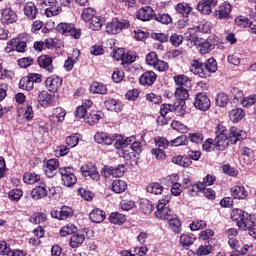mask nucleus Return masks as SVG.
<instances>
[{"instance_id":"obj_1","label":"nucleus","mask_w":256,"mask_h":256,"mask_svg":"<svg viewBox=\"0 0 256 256\" xmlns=\"http://www.w3.org/2000/svg\"><path fill=\"white\" fill-rule=\"evenodd\" d=\"M231 219L235 221L239 229L248 231L249 235L256 239V220L253 219V216L241 209H234L231 213Z\"/></svg>"},{"instance_id":"obj_2","label":"nucleus","mask_w":256,"mask_h":256,"mask_svg":"<svg viewBox=\"0 0 256 256\" xmlns=\"http://www.w3.org/2000/svg\"><path fill=\"white\" fill-rule=\"evenodd\" d=\"M170 199V196H163V198L158 201L155 212L157 219H161L162 221L173 219L175 214H173V211H171V208L167 205Z\"/></svg>"},{"instance_id":"obj_3","label":"nucleus","mask_w":256,"mask_h":256,"mask_svg":"<svg viewBox=\"0 0 256 256\" xmlns=\"http://www.w3.org/2000/svg\"><path fill=\"white\" fill-rule=\"evenodd\" d=\"M217 43H219V39L217 36L212 34L206 40H196L194 44L201 55H207V53H210V51L215 49V45H217Z\"/></svg>"},{"instance_id":"obj_4","label":"nucleus","mask_w":256,"mask_h":256,"mask_svg":"<svg viewBox=\"0 0 256 256\" xmlns=\"http://www.w3.org/2000/svg\"><path fill=\"white\" fill-rule=\"evenodd\" d=\"M105 29L108 35H117L121 33L123 29H129V21L113 18L110 22L107 23Z\"/></svg>"},{"instance_id":"obj_5","label":"nucleus","mask_w":256,"mask_h":256,"mask_svg":"<svg viewBox=\"0 0 256 256\" xmlns=\"http://www.w3.org/2000/svg\"><path fill=\"white\" fill-rule=\"evenodd\" d=\"M59 173L64 187H73L77 183V176H75V170L73 168L62 167L59 169Z\"/></svg>"},{"instance_id":"obj_6","label":"nucleus","mask_w":256,"mask_h":256,"mask_svg":"<svg viewBox=\"0 0 256 256\" xmlns=\"http://www.w3.org/2000/svg\"><path fill=\"white\" fill-rule=\"evenodd\" d=\"M56 30L62 35H71L74 39L81 38V29L75 28V25L69 23H60L57 25Z\"/></svg>"},{"instance_id":"obj_7","label":"nucleus","mask_w":256,"mask_h":256,"mask_svg":"<svg viewBox=\"0 0 256 256\" xmlns=\"http://www.w3.org/2000/svg\"><path fill=\"white\" fill-rule=\"evenodd\" d=\"M194 107L200 111H207L211 107V100L205 93H198L195 97Z\"/></svg>"},{"instance_id":"obj_8","label":"nucleus","mask_w":256,"mask_h":256,"mask_svg":"<svg viewBox=\"0 0 256 256\" xmlns=\"http://www.w3.org/2000/svg\"><path fill=\"white\" fill-rule=\"evenodd\" d=\"M73 208L68 206H62L60 210H52L51 217L54 219H59L60 221H65V219H69V217H73Z\"/></svg>"},{"instance_id":"obj_9","label":"nucleus","mask_w":256,"mask_h":256,"mask_svg":"<svg viewBox=\"0 0 256 256\" xmlns=\"http://www.w3.org/2000/svg\"><path fill=\"white\" fill-rule=\"evenodd\" d=\"M113 142L115 149H123L127 147V145H131L133 141H135V136L125 137L123 135L114 134L113 135Z\"/></svg>"},{"instance_id":"obj_10","label":"nucleus","mask_w":256,"mask_h":256,"mask_svg":"<svg viewBox=\"0 0 256 256\" xmlns=\"http://www.w3.org/2000/svg\"><path fill=\"white\" fill-rule=\"evenodd\" d=\"M65 115H67V111L63 109L62 107L54 108L49 114L48 119L53 123L54 125H57V123H63L65 121Z\"/></svg>"},{"instance_id":"obj_11","label":"nucleus","mask_w":256,"mask_h":256,"mask_svg":"<svg viewBox=\"0 0 256 256\" xmlns=\"http://www.w3.org/2000/svg\"><path fill=\"white\" fill-rule=\"evenodd\" d=\"M81 172L84 177H90L93 181H99L101 179L97 167L91 163L82 166Z\"/></svg>"},{"instance_id":"obj_12","label":"nucleus","mask_w":256,"mask_h":256,"mask_svg":"<svg viewBox=\"0 0 256 256\" xmlns=\"http://www.w3.org/2000/svg\"><path fill=\"white\" fill-rule=\"evenodd\" d=\"M44 5H46L45 13L46 17H55L61 13V7L57 4V0H45Z\"/></svg>"},{"instance_id":"obj_13","label":"nucleus","mask_w":256,"mask_h":256,"mask_svg":"<svg viewBox=\"0 0 256 256\" xmlns=\"http://www.w3.org/2000/svg\"><path fill=\"white\" fill-rule=\"evenodd\" d=\"M37 100L41 107H49L55 103V95L47 91H42L38 94Z\"/></svg>"},{"instance_id":"obj_14","label":"nucleus","mask_w":256,"mask_h":256,"mask_svg":"<svg viewBox=\"0 0 256 256\" xmlns=\"http://www.w3.org/2000/svg\"><path fill=\"white\" fill-rule=\"evenodd\" d=\"M229 136H227L225 133H220L217 135L214 139V145L217 149V151H225L227 147H229Z\"/></svg>"},{"instance_id":"obj_15","label":"nucleus","mask_w":256,"mask_h":256,"mask_svg":"<svg viewBox=\"0 0 256 256\" xmlns=\"http://www.w3.org/2000/svg\"><path fill=\"white\" fill-rule=\"evenodd\" d=\"M205 66L203 62L199 60H193L190 66V71L194 75H198V77L207 78V71L204 70Z\"/></svg>"},{"instance_id":"obj_16","label":"nucleus","mask_w":256,"mask_h":256,"mask_svg":"<svg viewBox=\"0 0 256 256\" xmlns=\"http://www.w3.org/2000/svg\"><path fill=\"white\" fill-rule=\"evenodd\" d=\"M59 168V160L57 159H50L46 162L45 166V173L49 179L55 177L57 175V169Z\"/></svg>"},{"instance_id":"obj_17","label":"nucleus","mask_w":256,"mask_h":256,"mask_svg":"<svg viewBox=\"0 0 256 256\" xmlns=\"http://www.w3.org/2000/svg\"><path fill=\"white\" fill-rule=\"evenodd\" d=\"M17 21V14L11 8H5L2 11L1 22L6 25H11Z\"/></svg>"},{"instance_id":"obj_18","label":"nucleus","mask_w":256,"mask_h":256,"mask_svg":"<svg viewBox=\"0 0 256 256\" xmlns=\"http://www.w3.org/2000/svg\"><path fill=\"white\" fill-rule=\"evenodd\" d=\"M153 17H155V12L150 6L141 8L137 13V19H140V21H151Z\"/></svg>"},{"instance_id":"obj_19","label":"nucleus","mask_w":256,"mask_h":256,"mask_svg":"<svg viewBox=\"0 0 256 256\" xmlns=\"http://www.w3.org/2000/svg\"><path fill=\"white\" fill-rule=\"evenodd\" d=\"M228 139L231 145H235L238 141H243V130L237 127H231L228 133Z\"/></svg>"},{"instance_id":"obj_20","label":"nucleus","mask_w":256,"mask_h":256,"mask_svg":"<svg viewBox=\"0 0 256 256\" xmlns=\"http://www.w3.org/2000/svg\"><path fill=\"white\" fill-rule=\"evenodd\" d=\"M47 195H48L47 186H45V183H43V181H41L40 185L35 187L31 191L32 199H45V197H47Z\"/></svg>"},{"instance_id":"obj_21","label":"nucleus","mask_w":256,"mask_h":256,"mask_svg":"<svg viewBox=\"0 0 256 256\" xmlns=\"http://www.w3.org/2000/svg\"><path fill=\"white\" fill-rule=\"evenodd\" d=\"M63 80L57 76H50L46 79L45 85L51 92H55L61 87Z\"/></svg>"},{"instance_id":"obj_22","label":"nucleus","mask_w":256,"mask_h":256,"mask_svg":"<svg viewBox=\"0 0 256 256\" xmlns=\"http://www.w3.org/2000/svg\"><path fill=\"white\" fill-rule=\"evenodd\" d=\"M94 140L99 145H113V136L111 137L105 132H97L94 135Z\"/></svg>"},{"instance_id":"obj_23","label":"nucleus","mask_w":256,"mask_h":256,"mask_svg":"<svg viewBox=\"0 0 256 256\" xmlns=\"http://www.w3.org/2000/svg\"><path fill=\"white\" fill-rule=\"evenodd\" d=\"M38 65L42 69H46L49 73H53V59L47 55L38 58Z\"/></svg>"},{"instance_id":"obj_24","label":"nucleus","mask_w":256,"mask_h":256,"mask_svg":"<svg viewBox=\"0 0 256 256\" xmlns=\"http://www.w3.org/2000/svg\"><path fill=\"white\" fill-rule=\"evenodd\" d=\"M233 9V6L229 4L228 2H223L216 11V15L219 17V19H227L229 15L231 14V11Z\"/></svg>"},{"instance_id":"obj_25","label":"nucleus","mask_w":256,"mask_h":256,"mask_svg":"<svg viewBox=\"0 0 256 256\" xmlns=\"http://www.w3.org/2000/svg\"><path fill=\"white\" fill-rule=\"evenodd\" d=\"M141 85H153L157 81V74L153 71H147L140 76Z\"/></svg>"},{"instance_id":"obj_26","label":"nucleus","mask_w":256,"mask_h":256,"mask_svg":"<svg viewBox=\"0 0 256 256\" xmlns=\"http://www.w3.org/2000/svg\"><path fill=\"white\" fill-rule=\"evenodd\" d=\"M100 119H103V112L93 110L86 115L84 121L85 123H88V125H95V123H99Z\"/></svg>"},{"instance_id":"obj_27","label":"nucleus","mask_w":256,"mask_h":256,"mask_svg":"<svg viewBox=\"0 0 256 256\" xmlns=\"http://www.w3.org/2000/svg\"><path fill=\"white\" fill-rule=\"evenodd\" d=\"M39 10H37V6L33 2H27L24 6V14L29 19H36Z\"/></svg>"},{"instance_id":"obj_28","label":"nucleus","mask_w":256,"mask_h":256,"mask_svg":"<svg viewBox=\"0 0 256 256\" xmlns=\"http://www.w3.org/2000/svg\"><path fill=\"white\" fill-rule=\"evenodd\" d=\"M105 211L100 209H94L89 214V219L92 221V223H103L105 221Z\"/></svg>"},{"instance_id":"obj_29","label":"nucleus","mask_w":256,"mask_h":256,"mask_svg":"<svg viewBox=\"0 0 256 256\" xmlns=\"http://www.w3.org/2000/svg\"><path fill=\"white\" fill-rule=\"evenodd\" d=\"M174 82L178 87L191 88V79L185 74L174 76Z\"/></svg>"},{"instance_id":"obj_30","label":"nucleus","mask_w":256,"mask_h":256,"mask_svg":"<svg viewBox=\"0 0 256 256\" xmlns=\"http://www.w3.org/2000/svg\"><path fill=\"white\" fill-rule=\"evenodd\" d=\"M230 191L234 199H245L247 197V190L243 186H233Z\"/></svg>"},{"instance_id":"obj_31","label":"nucleus","mask_w":256,"mask_h":256,"mask_svg":"<svg viewBox=\"0 0 256 256\" xmlns=\"http://www.w3.org/2000/svg\"><path fill=\"white\" fill-rule=\"evenodd\" d=\"M172 163L179 165L180 167H189L193 161L187 156L178 155L172 158Z\"/></svg>"},{"instance_id":"obj_32","label":"nucleus","mask_w":256,"mask_h":256,"mask_svg":"<svg viewBox=\"0 0 256 256\" xmlns=\"http://www.w3.org/2000/svg\"><path fill=\"white\" fill-rule=\"evenodd\" d=\"M90 92L98 95H107V86L100 82H93L90 85Z\"/></svg>"},{"instance_id":"obj_33","label":"nucleus","mask_w":256,"mask_h":256,"mask_svg":"<svg viewBox=\"0 0 256 256\" xmlns=\"http://www.w3.org/2000/svg\"><path fill=\"white\" fill-rule=\"evenodd\" d=\"M96 15L97 11H95L93 8H84L81 13V19L84 21V23H89Z\"/></svg>"},{"instance_id":"obj_34","label":"nucleus","mask_w":256,"mask_h":256,"mask_svg":"<svg viewBox=\"0 0 256 256\" xmlns=\"http://www.w3.org/2000/svg\"><path fill=\"white\" fill-rule=\"evenodd\" d=\"M85 241V235L83 234H74L70 238V247L72 249H77V247H81Z\"/></svg>"},{"instance_id":"obj_35","label":"nucleus","mask_w":256,"mask_h":256,"mask_svg":"<svg viewBox=\"0 0 256 256\" xmlns=\"http://www.w3.org/2000/svg\"><path fill=\"white\" fill-rule=\"evenodd\" d=\"M188 88L185 87H178L175 91V97L180 101V103H185L187 99H189V91Z\"/></svg>"},{"instance_id":"obj_36","label":"nucleus","mask_w":256,"mask_h":256,"mask_svg":"<svg viewBox=\"0 0 256 256\" xmlns=\"http://www.w3.org/2000/svg\"><path fill=\"white\" fill-rule=\"evenodd\" d=\"M176 11L182 15V17H189L193 8H191L187 3H179L176 5Z\"/></svg>"},{"instance_id":"obj_37","label":"nucleus","mask_w":256,"mask_h":256,"mask_svg":"<svg viewBox=\"0 0 256 256\" xmlns=\"http://www.w3.org/2000/svg\"><path fill=\"white\" fill-rule=\"evenodd\" d=\"M229 117L233 123H239L245 117V112L241 108H236L229 112Z\"/></svg>"},{"instance_id":"obj_38","label":"nucleus","mask_w":256,"mask_h":256,"mask_svg":"<svg viewBox=\"0 0 256 256\" xmlns=\"http://www.w3.org/2000/svg\"><path fill=\"white\" fill-rule=\"evenodd\" d=\"M168 223L174 233H181V221L177 215L174 214L173 217L168 220Z\"/></svg>"},{"instance_id":"obj_39","label":"nucleus","mask_w":256,"mask_h":256,"mask_svg":"<svg viewBox=\"0 0 256 256\" xmlns=\"http://www.w3.org/2000/svg\"><path fill=\"white\" fill-rule=\"evenodd\" d=\"M204 71H206L207 77H209L211 73H215V71H217V61L213 58L208 59L204 63Z\"/></svg>"},{"instance_id":"obj_40","label":"nucleus","mask_w":256,"mask_h":256,"mask_svg":"<svg viewBox=\"0 0 256 256\" xmlns=\"http://www.w3.org/2000/svg\"><path fill=\"white\" fill-rule=\"evenodd\" d=\"M109 221L114 225H123V223H125L126 221V218H125V215L119 212H113L109 216Z\"/></svg>"},{"instance_id":"obj_41","label":"nucleus","mask_w":256,"mask_h":256,"mask_svg":"<svg viewBox=\"0 0 256 256\" xmlns=\"http://www.w3.org/2000/svg\"><path fill=\"white\" fill-rule=\"evenodd\" d=\"M127 189V182L124 180H114L112 183V191L114 193H124Z\"/></svg>"},{"instance_id":"obj_42","label":"nucleus","mask_w":256,"mask_h":256,"mask_svg":"<svg viewBox=\"0 0 256 256\" xmlns=\"http://www.w3.org/2000/svg\"><path fill=\"white\" fill-rule=\"evenodd\" d=\"M24 183H27L28 185H35V183H41V176L35 173H25L24 174Z\"/></svg>"},{"instance_id":"obj_43","label":"nucleus","mask_w":256,"mask_h":256,"mask_svg":"<svg viewBox=\"0 0 256 256\" xmlns=\"http://www.w3.org/2000/svg\"><path fill=\"white\" fill-rule=\"evenodd\" d=\"M194 29L197 33H211V22L203 20Z\"/></svg>"},{"instance_id":"obj_44","label":"nucleus","mask_w":256,"mask_h":256,"mask_svg":"<svg viewBox=\"0 0 256 256\" xmlns=\"http://www.w3.org/2000/svg\"><path fill=\"white\" fill-rule=\"evenodd\" d=\"M153 204L150 203L149 200L145 199L140 202V211L144 213V215H151L153 213Z\"/></svg>"},{"instance_id":"obj_45","label":"nucleus","mask_w":256,"mask_h":256,"mask_svg":"<svg viewBox=\"0 0 256 256\" xmlns=\"http://www.w3.org/2000/svg\"><path fill=\"white\" fill-rule=\"evenodd\" d=\"M45 221H47V214L44 213L37 212L30 217V223H33L34 225L45 223Z\"/></svg>"},{"instance_id":"obj_46","label":"nucleus","mask_w":256,"mask_h":256,"mask_svg":"<svg viewBox=\"0 0 256 256\" xmlns=\"http://www.w3.org/2000/svg\"><path fill=\"white\" fill-rule=\"evenodd\" d=\"M180 243L183 247H191L195 243V236L193 234H182L180 236Z\"/></svg>"},{"instance_id":"obj_47","label":"nucleus","mask_w":256,"mask_h":256,"mask_svg":"<svg viewBox=\"0 0 256 256\" xmlns=\"http://www.w3.org/2000/svg\"><path fill=\"white\" fill-rule=\"evenodd\" d=\"M146 191L152 195H161L163 193V186L159 183H152L147 186Z\"/></svg>"},{"instance_id":"obj_48","label":"nucleus","mask_w":256,"mask_h":256,"mask_svg":"<svg viewBox=\"0 0 256 256\" xmlns=\"http://www.w3.org/2000/svg\"><path fill=\"white\" fill-rule=\"evenodd\" d=\"M189 143V139H187V136L181 135L177 138L170 141L171 147H181L183 145H187Z\"/></svg>"},{"instance_id":"obj_49","label":"nucleus","mask_w":256,"mask_h":256,"mask_svg":"<svg viewBox=\"0 0 256 256\" xmlns=\"http://www.w3.org/2000/svg\"><path fill=\"white\" fill-rule=\"evenodd\" d=\"M90 23V29H93V31H99L103 27V20L100 16H94Z\"/></svg>"},{"instance_id":"obj_50","label":"nucleus","mask_w":256,"mask_h":256,"mask_svg":"<svg viewBox=\"0 0 256 256\" xmlns=\"http://www.w3.org/2000/svg\"><path fill=\"white\" fill-rule=\"evenodd\" d=\"M77 232V227L73 224L66 225L61 228L60 235L61 237H67V235H73V233Z\"/></svg>"},{"instance_id":"obj_51","label":"nucleus","mask_w":256,"mask_h":256,"mask_svg":"<svg viewBox=\"0 0 256 256\" xmlns=\"http://www.w3.org/2000/svg\"><path fill=\"white\" fill-rule=\"evenodd\" d=\"M229 104V96L225 93H219L216 97V105L218 107H227Z\"/></svg>"},{"instance_id":"obj_52","label":"nucleus","mask_w":256,"mask_h":256,"mask_svg":"<svg viewBox=\"0 0 256 256\" xmlns=\"http://www.w3.org/2000/svg\"><path fill=\"white\" fill-rule=\"evenodd\" d=\"M212 252H213V246H211L209 243L199 246V248L196 251L197 255H200V256L210 255V253Z\"/></svg>"},{"instance_id":"obj_53","label":"nucleus","mask_w":256,"mask_h":256,"mask_svg":"<svg viewBox=\"0 0 256 256\" xmlns=\"http://www.w3.org/2000/svg\"><path fill=\"white\" fill-rule=\"evenodd\" d=\"M19 85L20 89H24L25 91H33L34 83L29 79V77L22 78L19 82Z\"/></svg>"},{"instance_id":"obj_54","label":"nucleus","mask_w":256,"mask_h":256,"mask_svg":"<svg viewBox=\"0 0 256 256\" xmlns=\"http://www.w3.org/2000/svg\"><path fill=\"white\" fill-rule=\"evenodd\" d=\"M207 227V223L205 220H194L190 224V229L191 231H199L201 229H205Z\"/></svg>"},{"instance_id":"obj_55","label":"nucleus","mask_w":256,"mask_h":256,"mask_svg":"<svg viewBox=\"0 0 256 256\" xmlns=\"http://www.w3.org/2000/svg\"><path fill=\"white\" fill-rule=\"evenodd\" d=\"M125 78V72L122 69H115L113 74H112V80L114 83H121L123 79Z\"/></svg>"},{"instance_id":"obj_56","label":"nucleus","mask_w":256,"mask_h":256,"mask_svg":"<svg viewBox=\"0 0 256 256\" xmlns=\"http://www.w3.org/2000/svg\"><path fill=\"white\" fill-rule=\"evenodd\" d=\"M154 19L158 21V23H162L163 25H169L173 20L169 14H158L154 15Z\"/></svg>"},{"instance_id":"obj_57","label":"nucleus","mask_w":256,"mask_h":256,"mask_svg":"<svg viewBox=\"0 0 256 256\" xmlns=\"http://www.w3.org/2000/svg\"><path fill=\"white\" fill-rule=\"evenodd\" d=\"M198 11H200V13H202L203 15H211L212 12V7H210L209 5H207L206 3H204V1H200L198 3L197 6Z\"/></svg>"},{"instance_id":"obj_58","label":"nucleus","mask_w":256,"mask_h":256,"mask_svg":"<svg viewBox=\"0 0 256 256\" xmlns=\"http://www.w3.org/2000/svg\"><path fill=\"white\" fill-rule=\"evenodd\" d=\"M11 245L7 241H0V255H11Z\"/></svg>"},{"instance_id":"obj_59","label":"nucleus","mask_w":256,"mask_h":256,"mask_svg":"<svg viewBox=\"0 0 256 256\" xmlns=\"http://www.w3.org/2000/svg\"><path fill=\"white\" fill-rule=\"evenodd\" d=\"M189 139L191 143H196L197 145L203 143V133L201 132H195V133H190L189 134Z\"/></svg>"},{"instance_id":"obj_60","label":"nucleus","mask_w":256,"mask_h":256,"mask_svg":"<svg viewBox=\"0 0 256 256\" xmlns=\"http://www.w3.org/2000/svg\"><path fill=\"white\" fill-rule=\"evenodd\" d=\"M23 197V191L21 189H13L8 193V198L11 201H19Z\"/></svg>"},{"instance_id":"obj_61","label":"nucleus","mask_w":256,"mask_h":256,"mask_svg":"<svg viewBox=\"0 0 256 256\" xmlns=\"http://www.w3.org/2000/svg\"><path fill=\"white\" fill-rule=\"evenodd\" d=\"M188 193L189 195H191L192 197L197 195V193H199V191H201V189H203V183H196V184H192L191 186H188Z\"/></svg>"},{"instance_id":"obj_62","label":"nucleus","mask_w":256,"mask_h":256,"mask_svg":"<svg viewBox=\"0 0 256 256\" xmlns=\"http://www.w3.org/2000/svg\"><path fill=\"white\" fill-rule=\"evenodd\" d=\"M66 144L72 149L73 147H77L79 144V134H74L72 136H68L66 138Z\"/></svg>"},{"instance_id":"obj_63","label":"nucleus","mask_w":256,"mask_h":256,"mask_svg":"<svg viewBox=\"0 0 256 256\" xmlns=\"http://www.w3.org/2000/svg\"><path fill=\"white\" fill-rule=\"evenodd\" d=\"M235 23L238 25V27H251L250 20L244 16L236 18Z\"/></svg>"},{"instance_id":"obj_64","label":"nucleus","mask_w":256,"mask_h":256,"mask_svg":"<svg viewBox=\"0 0 256 256\" xmlns=\"http://www.w3.org/2000/svg\"><path fill=\"white\" fill-rule=\"evenodd\" d=\"M240 103L243 107H251V105H255L256 103V95L245 97Z\"/></svg>"}]
</instances>
